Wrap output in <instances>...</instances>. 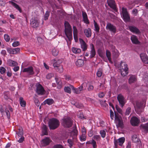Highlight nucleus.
<instances>
[{
	"label": "nucleus",
	"mask_w": 148,
	"mask_h": 148,
	"mask_svg": "<svg viewBox=\"0 0 148 148\" xmlns=\"http://www.w3.org/2000/svg\"><path fill=\"white\" fill-rule=\"evenodd\" d=\"M53 60L54 61L53 65L56 71L60 73L62 72L63 71L62 66L60 65V64L62 62L63 60L62 59H55Z\"/></svg>",
	"instance_id": "nucleus-1"
},
{
	"label": "nucleus",
	"mask_w": 148,
	"mask_h": 148,
	"mask_svg": "<svg viewBox=\"0 0 148 148\" xmlns=\"http://www.w3.org/2000/svg\"><path fill=\"white\" fill-rule=\"evenodd\" d=\"M64 26L65 27L64 30L65 34L69 40H70L72 38V29L71 26L67 21L65 22Z\"/></svg>",
	"instance_id": "nucleus-2"
},
{
	"label": "nucleus",
	"mask_w": 148,
	"mask_h": 148,
	"mask_svg": "<svg viewBox=\"0 0 148 148\" xmlns=\"http://www.w3.org/2000/svg\"><path fill=\"white\" fill-rule=\"evenodd\" d=\"M48 125L50 130H54L58 128L60 125V122L56 118H53L49 119Z\"/></svg>",
	"instance_id": "nucleus-3"
},
{
	"label": "nucleus",
	"mask_w": 148,
	"mask_h": 148,
	"mask_svg": "<svg viewBox=\"0 0 148 148\" xmlns=\"http://www.w3.org/2000/svg\"><path fill=\"white\" fill-rule=\"evenodd\" d=\"M86 84L83 83L79 87L77 88H75L73 86L71 85V88L74 93L77 94H79L81 93L84 90L86 89Z\"/></svg>",
	"instance_id": "nucleus-4"
},
{
	"label": "nucleus",
	"mask_w": 148,
	"mask_h": 148,
	"mask_svg": "<svg viewBox=\"0 0 148 148\" xmlns=\"http://www.w3.org/2000/svg\"><path fill=\"white\" fill-rule=\"evenodd\" d=\"M62 124L64 127L69 128L72 126L73 122L71 118L68 117L62 120Z\"/></svg>",
	"instance_id": "nucleus-5"
},
{
	"label": "nucleus",
	"mask_w": 148,
	"mask_h": 148,
	"mask_svg": "<svg viewBox=\"0 0 148 148\" xmlns=\"http://www.w3.org/2000/svg\"><path fill=\"white\" fill-rule=\"evenodd\" d=\"M122 16L124 21L125 22L130 21V18L126 8L123 7L122 8Z\"/></svg>",
	"instance_id": "nucleus-6"
},
{
	"label": "nucleus",
	"mask_w": 148,
	"mask_h": 148,
	"mask_svg": "<svg viewBox=\"0 0 148 148\" xmlns=\"http://www.w3.org/2000/svg\"><path fill=\"white\" fill-rule=\"evenodd\" d=\"M51 142L52 140L49 137H46L41 140L40 146L41 147L46 146L49 145Z\"/></svg>",
	"instance_id": "nucleus-7"
},
{
	"label": "nucleus",
	"mask_w": 148,
	"mask_h": 148,
	"mask_svg": "<svg viewBox=\"0 0 148 148\" xmlns=\"http://www.w3.org/2000/svg\"><path fill=\"white\" fill-rule=\"evenodd\" d=\"M106 30H109L114 34L116 32V27L110 23H107L106 27Z\"/></svg>",
	"instance_id": "nucleus-8"
},
{
	"label": "nucleus",
	"mask_w": 148,
	"mask_h": 148,
	"mask_svg": "<svg viewBox=\"0 0 148 148\" xmlns=\"http://www.w3.org/2000/svg\"><path fill=\"white\" fill-rule=\"evenodd\" d=\"M117 99L120 106L123 107L126 103L125 98L121 94H119L117 97Z\"/></svg>",
	"instance_id": "nucleus-9"
},
{
	"label": "nucleus",
	"mask_w": 148,
	"mask_h": 148,
	"mask_svg": "<svg viewBox=\"0 0 148 148\" xmlns=\"http://www.w3.org/2000/svg\"><path fill=\"white\" fill-rule=\"evenodd\" d=\"M36 92L38 94L43 95L44 93V89L41 85L38 84L36 85Z\"/></svg>",
	"instance_id": "nucleus-10"
},
{
	"label": "nucleus",
	"mask_w": 148,
	"mask_h": 148,
	"mask_svg": "<svg viewBox=\"0 0 148 148\" xmlns=\"http://www.w3.org/2000/svg\"><path fill=\"white\" fill-rule=\"evenodd\" d=\"M130 122L132 126H137L140 122V120L137 117L133 116L131 118Z\"/></svg>",
	"instance_id": "nucleus-11"
},
{
	"label": "nucleus",
	"mask_w": 148,
	"mask_h": 148,
	"mask_svg": "<svg viewBox=\"0 0 148 148\" xmlns=\"http://www.w3.org/2000/svg\"><path fill=\"white\" fill-rule=\"evenodd\" d=\"M132 140L133 142L138 143L137 148L138 147L141 146V141L140 139L136 135H133L132 137Z\"/></svg>",
	"instance_id": "nucleus-12"
},
{
	"label": "nucleus",
	"mask_w": 148,
	"mask_h": 148,
	"mask_svg": "<svg viewBox=\"0 0 148 148\" xmlns=\"http://www.w3.org/2000/svg\"><path fill=\"white\" fill-rule=\"evenodd\" d=\"M7 50L10 54H16L20 51V49L19 48L12 49L11 48H7Z\"/></svg>",
	"instance_id": "nucleus-13"
},
{
	"label": "nucleus",
	"mask_w": 148,
	"mask_h": 148,
	"mask_svg": "<svg viewBox=\"0 0 148 148\" xmlns=\"http://www.w3.org/2000/svg\"><path fill=\"white\" fill-rule=\"evenodd\" d=\"M140 57L143 63L145 64H148V57L146 54L142 53L140 55Z\"/></svg>",
	"instance_id": "nucleus-14"
},
{
	"label": "nucleus",
	"mask_w": 148,
	"mask_h": 148,
	"mask_svg": "<svg viewBox=\"0 0 148 148\" xmlns=\"http://www.w3.org/2000/svg\"><path fill=\"white\" fill-rule=\"evenodd\" d=\"M80 43L81 48L83 51H86L87 48V45L85 41L82 39L80 38L79 39Z\"/></svg>",
	"instance_id": "nucleus-15"
},
{
	"label": "nucleus",
	"mask_w": 148,
	"mask_h": 148,
	"mask_svg": "<svg viewBox=\"0 0 148 148\" xmlns=\"http://www.w3.org/2000/svg\"><path fill=\"white\" fill-rule=\"evenodd\" d=\"M23 71V72H27L30 75L34 74V72L33 70V67L31 66L24 69Z\"/></svg>",
	"instance_id": "nucleus-16"
},
{
	"label": "nucleus",
	"mask_w": 148,
	"mask_h": 148,
	"mask_svg": "<svg viewBox=\"0 0 148 148\" xmlns=\"http://www.w3.org/2000/svg\"><path fill=\"white\" fill-rule=\"evenodd\" d=\"M91 50L90 51V58L94 57L96 55V51L94 48V45L92 44H90Z\"/></svg>",
	"instance_id": "nucleus-17"
},
{
	"label": "nucleus",
	"mask_w": 148,
	"mask_h": 148,
	"mask_svg": "<svg viewBox=\"0 0 148 148\" xmlns=\"http://www.w3.org/2000/svg\"><path fill=\"white\" fill-rule=\"evenodd\" d=\"M39 23L36 20L32 18L31 20L30 24L33 27H37L39 25Z\"/></svg>",
	"instance_id": "nucleus-18"
},
{
	"label": "nucleus",
	"mask_w": 148,
	"mask_h": 148,
	"mask_svg": "<svg viewBox=\"0 0 148 148\" xmlns=\"http://www.w3.org/2000/svg\"><path fill=\"white\" fill-rule=\"evenodd\" d=\"M48 128L47 126L44 124H43L42 127V134L41 136L47 135H48L47 130Z\"/></svg>",
	"instance_id": "nucleus-19"
},
{
	"label": "nucleus",
	"mask_w": 148,
	"mask_h": 148,
	"mask_svg": "<svg viewBox=\"0 0 148 148\" xmlns=\"http://www.w3.org/2000/svg\"><path fill=\"white\" fill-rule=\"evenodd\" d=\"M115 119L118 121V123L117 126L121 128L123 127V122L121 118L119 117L115 113Z\"/></svg>",
	"instance_id": "nucleus-20"
},
{
	"label": "nucleus",
	"mask_w": 148,
	"mask_h": 148,
	"mask_svg": "<svg viewBox=\"0 0 148 148\" xmlns=\"http://www.w3.org/2000/svg\"><path fill=\"white\" fill-rule=\"evenodd\" d=\"M8 3L10 4H11L13 6L15 7L16 9L20 13H21L22 12V11L21 7L18 4L11 1H9Z\"/></svg>",
	"instance_id": "nucleus-21"
},
{
	"label": "nucleus",
	"mask_w": 148,
	"mask_h": 148,
	"mask_svg": "<svg viewBox=\"0 0 148 148\" xmlns=\"http://www.w3.org/2000/svg\"><path fill=\"white\" fill-rule=\"evenodd\" d=\"M130 30L132 32L136 34H139L140 32L139 30L136 27L134 26H130L129 27Z\"/></svg>",
	"instance_id": "nucleus-22"
},
{
	"label": "nucleus",
	"mask_w": 148,
	"mask_h": 148,
	"mask_svg": "<svg viewBox=\"0 0 148 148\" xmlns=\"http://www.w3.org/2000/svg\"><path fill=\"white\" fill-rule=\"evenodd\" d=\"M107 2L108 5L113 9L116 8L115 2L114 0H107Z\"/></svg>",
	"instance_id": "nucleus-23"
},
{
	"label": "nucleus",
	"mask_w": 148,
	"mask_h": 148,
	"mask_svg": "<svg viewBox=\"0 0 148 148\" xmlns=\"http://www.w3.org/2000/svg\"><path fill=\"white\" fill-rule=\"evenodd\" d=\"M84 32L85 35L88 38L91 37L92 34L91 30L90 28L85 29Z\"/></svg>",
	"instance_id": "nucleus-24"
},
{
	"label": "nucleus",
	"mask_w": 148,
	"mask_h": 148,
	"mask_svg": "<svg viewBox=\"0 0 148 148\" xmlns=\"http://www.w3.org/2000/svg\"><path fill=\"white\" fill-rule=\"evenodd\" d=\"M82 16L83 17V19L85 23L86 24L89 23L88 20V19L87 14L85 12H82Z\"/></svg>",
	"instance_id": "nucleus-25"
},
{
	"label": "nucleus",
	"mask_w": 148,
	"mask_h": 148,
	"mask_svg": "<svg viewBox=\"0 0 148 148\" xmlns=\"http://www.w3.org/2000/svg\"><path fill=\"white\" fill-rule=\"evenodd\" d=\"M131 39L133 43L137 44L139 43V42L137 37L135 36H132L131 37Z\"/></svg>",
	"instance_id": "nucleus-26"
},
{
	"label": "nucleus",
	"mask_w": 148,
	"mask_h": 148,
	"mask_svg": "<svg viewBox=\"0 0 148 148\" xmlns=\"http://www.w3.org/2000/svg\"><path fill=\"white\" fill-rule=\"evenodd\" d=\"M136 80V77L135 75H130L129 79V83L131 84L134 83Z\"/></svg>",
	"instance_id": "nucleus-27"
},
{
	"label": "nucleus",
	"mask_w": 148,
	"mask_h": 148,
	"mask_svg": "<svg viewBox=\"0 0 148 148\" xmlns=\"http://www.w3.org/2000/svg\"><path fill=\"white\" fill-rule=\"evenodd\" d=\"M56 83L57 84V87L58 89H61L62 86V83L60 79L58 78H55Z\"/></svg>",
	"instance_id": "nucleus-28"
},
{
	"label": "nucleus",
	"mask_w": 148,
	"mask_h": 148,
	"mask_svg": "<svg viewBox=\"0 0 148 148\" xmlns=\"http://www.w3.org/2000/svg\"><path fill=\"white\" fill-rule=\"evenodd\" d=\"M7 63L9 66H16L18 64L17 62L10 59L7 60Z\"/></svg>",
	"instance_id": "nucleus-29"
},
{
	"label": "nucleus",
	"mask_w": 148,
	"mask_h": 148,
	"mask_svg": "<svg viewBox=\"0 0 148 148\" xmlns=\"http://www.w3.org/2000/svg\"><path fill=\"white\" fill-rule=\"evenodd\" d=\"M84 61L82 59H78L76 62V64L78 67H82L84 65Z\"/></svg>",
	"instance_id": "nucleus-30"
},
{
	"label": "nucleus",
	"mask_w": 148,
	"mask_h": 148,
	"mask_svg": "<svg viewBox=\"0 0 148 148\" xmlns=\"http://www.w3.org/2000/svg\"><path fill=\"white\" fill-rule=\"evenodd\" d=\"M120 68V69H125L127 67V64L125 62L121 61V63L119 67Z\"/></svg>",
	"instance_id": "nucleus-31"
},
{
	"label": "nucleus",
	"mask_w": 148,
	"mask_h": 148,
	"mask_svg": "<svg viewBox=\"0 0 148 148\" xmlns=\"http://www.w3.org/2000/svg\"><path fill=\"white\" fill-rule=\"evenodd\" d=\"M77 130L76 129V127L75 126V127L73 129V130L71 132V136H72V137H73V136L74 138L75 136H77Z\"/></svg>",
	"instance_id": "nucleus-32"
},
{
	"label": "nucleus",
	"mask_w": 148,
	"mask_h": 148,
	"mask_svg": "<svg viewBox=\"0 0 148 148\" xmlns=\"http://www.w3.org/2000/svg\"><path fill=\"white\" fill-rule=\"evenodd\" d=\"M106 54L109 62L110 63H112V62L111 61V53L108 50H106Z\"/></svg>",
	"instance_id": "nucleus-33"
},
{
	"label": "nucleus",
	"mask_w": 148,
	"mask_h": 148,
	"mask_svg": "<svg viewBox=\"0 0 148 148\" xmlns=\"http://www.w3.org/2000/svg\"><path fill=\"white\" fill-rule=\"evenodd\" d=\"M128 68H127L125 69H121V75L123 77L125 76L128 73Z\"/></svg>",
	"instance_id": "nucleus-34"
},
{
	"label": "nucleus",
	"mask_w": 148,
	"mask_h": 148,
	"mask_svg": "<svg viewBox=\"0 0 148 148\" xmlns=\"http://www.w3.org/2000/svg\"><path fill=\"white\" fill-rule=\"evenodd\" d=\"M19 101L21 106L25 107L26 106V102L23 100L22 97H20L19 98Z\"/></svg>",
	"instance_id": "nucleus-35"
},
{
	"label": "nucleus",
	"mask_w": 148,
	"mask_h": 148,
	"mask_svg": "<svg viewBox=\"0 0 148 148\" xmlns=\"http://www.w3.org/2000/svg\"><path fill=\"white\" fill-rule=\"evenodd\" d=\"M45 104H47L49 105H51L54 103V101L52 99H47L44 101Z\"/></svg>",
	"instance_id": "nucleus-36"
},
{
	"label": "nucleus",
	"mask_w": 148,
	"mask_h": 148,
	"mask_svg": "<svg viewBox=\"0 0 148 148\" xmlns=\"http://www.w3.org/2000/svg\"><path fill=\"white\" fill-rule=\"evenodd\" d=\"M142 106V104L140 102L138 101L136 102V106H134L135 110L136 109L138 110L140 109Z\"/></svg>",
	"instance_id": "nucleus-37"
},
{
	"label": "nucleus",
	"mask_w": 148,
	"mask_h": 148,
	"mask_svg": "<svg viewBox=\"0 0 148 148\" xmlns=\"http://www.w3.org/2000/svg\"><path fill=\"white\" fill-rule=\"evenodd\" d=\"M94 26L95 27V30L97 32H99L100 29V28L99 25L97 24V22L94 20Z\"/></svg>",
	"instance_id": "nucleus-38"
},
{
	"label": "nucleus",
	"mask_w": 148,
	"mask_h": 148,
	"mask_svg": "<svg viewBox=\"0 0 148 148\" xmlns=\"http://www.w3.org/2000/svg\"><path fill=\"white\" fill-rule=\"evenodd\" d=\"M72 50L73 53H79L81 52L80 49L75 47H73Z\"/></svg>",
	"instance_id": "nucleus-39"
},
{
	"label": "nucleus",
	"mask_w": 148,
	"mask_h": 148,
	"mask_svg": "<svg viewBox=\"0 0 148 148\" xmlns=\"http://www.w3.org/2000/svg\"><path fill=\"white\" fill-rule=\"evenodd\" d=\"M53 55L54 56H56L58 54V51L55 48L53 49L51 51Z\"/></svg>",
	"instance_id": "nucleus-40"
},
{
	"label": "nucleus",
	"mask_w": 148,
	"mask_h": 148,
	"mask_svg": "<svg viewBox=\"0 0 148 148\" xmlns=\"http://www.w3.org/2000/svg\"><path fill=\"white\" fill-rule=\"evenodd\" d=\"M118 140L119 143V145L120 146H122L125 141V138L123 137H122L120 138Z\"/></svg>",
	"instance_id": "nucleus-41"
},
{
	"label": "nucleus",
	"mask_w": 148,
	"mask_h": 148,
	"mask_svg": "<svg viewBox=\"0 0 148 148\" xmlns=\"http://www.w3.org/2000/svg\"><path fill=\"white\" fill-rule=\"evenodd\" d=\"M141 126L146 132L148 133V123L142 125Z\"/></svg>",
	"instance_id": "nucleus-42"
},
{
	"label": "nucleus",
	"mask_w": 148,
	"mask_h": 148,
	"mask_svg": "<svg viewBox=\"0 0 148 148\" xmlns=\"http://www.w3.org/2000/svg\"><path fill=\"white\" fill-rule=\"evenodd\" d=\"M17 134V136H23V129L22 128H19L18 129V131L16 132Z\"/></svg>",
	"instance_id": "nucleus-43"
},
{
	"label": "nucleus",
	"mask_w": 148,
	"mask_h": 148,
	"mask_svg": "<svg viewBox=\"0 0 148 148\" xmlns=\"http://www.w3.org/2000/svg\"><path fill=\"white\" fill-rule=\"evenodd\" d=\"M16 137L18 142L19 143H22L24 140V138L23 136H16Z\"/></svg>",
	"instance_id": "nucleus-44"
},
{
	"label": "nucleus",
	"mask_w": 148,
	"mask_h": 148,
	"mask_svg": "<svg viewBox=\"0 0 148 148\" xmlns=\"http://www.w3.org/2000/svg\"><path fill=\"white\" fill-rule=\"evenodd\" d=\"M102 74V70L101 69H99L97 73V75L98 77H100Z\"/></svg>",
	"instance_id": "nucleus-45"
},
{
	"label": "nucleus",
	"mask_w": 148,
	"mask_h": 148,
	"mask_svg": "<svg viewBox=\"0 0 148 148\" xmlns=\"http://www.w3.org/2000/svg\"><path fill=\"white\" fill-rule=\"evenodd\" d=\"M71 87H70L68 86L65 87L64 88V90L66 92L70 93L71 92Z\"/></svg>",
	"instance_id": "nucleus-46"
},
{
	"label": "nucleus",
	"mask_w": 148,
	"mask_h": 148,
	"mask_svg": "<svg viewBox=\"0 0 148 148\" xmlns=\"http://www.w3.org/2000/svg\"><path fill=\"white\" fill-rule=\"evenodd\" d=\"M143 81L146 86L148 87V76L147 75L146 77H145Z\"/></svg>",
	"instance_id": "nucleus-47"
},
{
	"label": "nucleus",
	"mask_w": 148,
	"mask_h": 148,
	"mask_svg": "<svg viewBox=\"0 0 148 148\" xmlns=\"http://www.w3.org/2000/svg\"><path fill=\"white\" fill-rule=\"evenodd\" d=\"M86 137L85 134H82L81 136H80V139L81 141H84L86 140Z\"/></svg>",
	"instance_id": "nucleus-48"
},
{
	"label": "nucleus",
	"mask_w": 148,
	"mask_h": 148,
	"mask_svg": "<svg viewBox=\"0 0 148 148\" xmlns=\"http://www.w3.org/2000/svg\"><path fill=\"white\" fill-rule=\"evenodd\" d=\"M100 134L101 137L104 138L105 137L106 133L105 131L103 130H101L100 131Z\"/></svg>",
	"instance_id": "nucleus-49"
},
{
	"label": "nucleus",
	"mask_w": 148,
	"mask_h": 148,
	"mask_svg": "<svg viewBox=\"0 0 148 148\" xmlns=\"http://www.w3.org/2000/svg\"><path fill=\"white\" fill-rule=\"evenodd\" d=\"M4 38L6 42H9L10 40V37L8 34H5L4 35Z\"/></svg>",
	"instance_id": "nucleus-50"
},
{
	"label": "nucleus",
	"mask_w": 148,
	"mask_h": 148,
	"mask_svg": "<svg viewBox=\"0 0 148 148\" xmlns=\"http://www.w3.org/2000/svg\"><path fill=\"white\" fill-rule=\"evenodd\" d=\"M75 106L77 108H82L83 107V105L82 104L77 102H75Z\"/></svg>",
	"instance_id": "nucleus-51"
},
{
	"label": "nucleus",
	"mask_w": 148,
	"mask_h": 148,
	"mask_svg": "<svg viewBox=\"0 0 148 148\" xmlns=\"http://www.w3.org/2000/svg\"><path fill=\"white\" fill-rule=\"evenodd\" d=\"M49 15V12L48 11H47L44 16V19L45 20H47L48 18Z\"/></svg>",
	"instance_id": "nucleus-52"
},
{
	"label": "nucleus",
	"mask_w": 148,
	"mask_h": 148,
	"mask_svg": "<svg viewBox=\"0 0 148 148\" xmlns=\"http://www.w3.org/2000/svg\"><path fill=\"white\" fill-rule=\"evenodd\" d=\"M5 112L6 113L8 119H10V115L9 111L7 110V108H6L5 109Z\"/></svg>",
	"instance_id": "nucleus-53"
},
{
	"label": "nucleus",
	"mask_w": 148,
	"mask_h": 148,
	"mask_svg": "<svg viewBox=\"0 0 148 148\" xmlns=\"http://www.w3.org/2000/svg\"><path fill=\"white\" fill-rule=\"evenodd\" d=\"M91 144L92 145L93 148H97V145L96 142L94 140H92Z\"/></svg>",
	"instance_id": "nucleus-54"
},
{
	"label": "nucleus",
	"mask_w": 148,
	"mask_h": 148,
	"mask_svg": "<svg viewBox=\"0 0 148 148\" xmlns=\"http://www.w3.org/2000/svg\"><path fill=\"white\" fill-rule=\"evenodd\" d=\"M6 70L3 67H1L0 68V72L1 74H3L5 73Z\"/></svg>",
	"instance_id": "nucleus-55"
},
{
	"label": "nucleus",
	"mask_w": 148,
	"mask_h": 148,
	"mask_svg": "<svg viewBox=\"0 0 148 148\" xmlns=\"http://www.w3.org/2000/svg\"><path fill=\"white\" fill-rule=\"evenodd\" d=\"M53 148H64V147L61 145H55L53 147Z\"/></svg>",
	"instance_id": "nucleus-56"
},
{
	"label": "nucleus",
	"mask_w": 148,
	"mask_h": 148,
	"mask_svg": "<svg viewBox=\"0 0 148 148\" xmlns=\"http://www.w3.org/2000/svg\"><path fill=\"white\" fill-rule=\"evenodd\" d=\"M68 142L69 144V146L71 147L73 145V141L71 139H68Z\"/></svg>",
	"instance_id": "nucleus-57"
},
{
	"label": "nucleus",
	"mask_w": 148,
	"mask_h": 148,
	"mask_svg": "<svg viewBox=\"0 0 148 148\" xmlns=\"http://www.w3.org/2000/svg\"><path fill=\"white\" fill-rule=\"evenodd\" d=\"M131 111V108L130 107L128 108L126 110L125 112L126 115H129L130 114Z\"/></svg>",
	"instance_id": "nucleus-58"
},
{
	"label": "nucleus",
	"mask_w": 148,
	"mask_h": 148,
	"mask_svg": "<svg viewBox=\"0 0 148 148\" xmlns=\"http://www.w3.org/2000/svg\"><path fill=\"white\" fill-rule=\"evenodd\" d=\"M20 45V43L18 41H17L14 42L12 44V46L14 47H16Z\"/></svg>",
	"instance_id": "nucleus-59"
},
{
	"label": "nucleus",
	"mask_w": 148,
	"mask_h": 148,
	"mask_svg": "<svg viewBox=\"0 0 148 148\" xmlns=\"http://www.w3.org/2000/svg\"><path fill=\"white\" fill-rule=\"evenodd\" d=\"M114 144L115 145V148H117V146L118 145H119V142L117 140H116L115 139H114Z\"/></svg>",
	"instance_id": "nucleus-60"
},
{
	"label": "nucleus",
	"mask_w": 148,
	"mask_h": 148,
	"mask_svg": "<svg viewBox=\"0 0 148 148\" xmlns=\"http://www.w3.org/2000/svg\"><path fill=\"white\" fill-rule=\"evenodd\" d=\"M53 76V74L52 73H49L47 74L46 76V78L47 79H50Z\"/></svg>",
	"instance_id": "nucleus-61"
},
{
	"label": "nucleus",
	"mask_w": 148,
	"mask_h": 148,
	"mask_svg": "<svg viewBox=\"0 0 148 148\" xmlns=\"http://www.w3.org/2000/svg\"><path fill=\"white\" fill-rule=\"evenodd\" d=\"M113 54L114 56H115V57L116 58L117 57L119 56V53L117 50H116L114 51Z\"/></svg>",
	"instance_id": "nucleus-62"
},
{
	"label": "nucleus",
	"mask_w": 148,
	"mask_h": 148,
	"mask_svg": "<svg viewBox=\"0 0 148 148\" xmlns=\"http://www.w3.org/2000/svg\"><path fill=\"white\" fill-rule=\"evenodd\" d=\"M116 108L117 111L120 113L121 114L122 110L118 106H116Z\"/></svg>",
	"instance_id": "nucleus-63"
},
{
	"label": "nucleus",
	"mask_w": 148,
	"mask_h": 148,
	"mask_svg": "<svg viewBox=\"0 0 148 148\" xmlns=\"http://www.w3.org/2000/svg\"><path fill=\"white\" fill-rule=\"evenodd\" d=\"M93 138L94 139L98 140L100 139V136L99 135H95L94 136Z\"/></svg>",
	"instance_id": "nucleus-64"
}]
</instances>
